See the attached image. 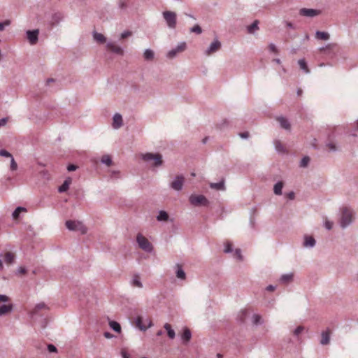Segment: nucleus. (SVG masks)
I'll return each instance as SVG.
<instances>
[{
	"label": "nucleus",
	"mask_w": 358,
	"mask_h": 358,
	"mask_svg": "<svg viewBox=\"0 0 358 358\" xmlns=\"http://www.w3.org/2000/svg\"><path fill=\"white\" fill-rule=\"evenodd\" d=\"M341 211L340 225L343 229H345L352 224L354 212L347 206L343 207Z\"/></svg>",
	"instance_id": "obj_1"
},
{
	"label": "nucleus",
	"mask_w": 358,
	"mask_h": 358,
	"mask_svg": "<svg viewBox=\"0 0 358 358\" xmlns=\"http://www.w3.org/2000/svg\"><path fill=\"white\" fill-rule=\"evenodd\" d=\"M64 19V14L59 11H54L50 14L47 20V25L48 30H52L55 27L57 26Z\"/></svg>",
	"instance_id": "obj_2"
},
{
	"label": "nucleus",
	"mask_w": 358,
	"mask_h": 358,
	"mask_svg": "<svg viewBox=\"0 0 358 358\" xmlns=\"http://www.w3.org/2000/svg\"><path fill=\"white\" fill-rule=\"evenodd\" d=\"M142 159L148 162H152L154 166H159L162 165V156L159 153L148 152L142 155Z\"/></svg>",
	"instance_id": "obj_3"
},
{
	"label": "nucleus",
	"mask_w": 358,
	"mask_h": 358,
	"mask_svg": "<svg viewBox=\"0 0 358 358\" xmlns=\"http://www.w3.org/2000/svg\"><path fill=\"white\" fill-rule=\"evenodd\" d=\"M65 225L69 231H80L82 234L87 233V228L80 221L67 220Z\"/></svg>",
	"instance_id": "obj_4"
},
{
	"label": "nucleus",
	"mask_w": 358,
	"mask_h": 358,
	"mask_svg": "<svg viewBox=\"0 0 358 358\" xmlns=\"http://www.w3.org/2000/svg\"><path fill=\"white\" fill-rule=\"evenodd\" d=\"M163 17L170 29H175L176 27V13L173 11L166 10L162 13Z\"/></svg>",
	"instance_id": "obj_5"
},
{
	"label": "nucleus",
	"mask_w": 358,
	"mask_h": 358,
	"mask_svg": "<svg viewBox=\"0 0 358 358\" xmlns=\"http://www.w3.org/2000/svg\"><path fill=\"white\" fill-rule=\"evenodd\" d=\"M136 241L141 249L147 252H151L152 251V245L150 242L141 234H138L136 236Z\"/></svg>",
	"instance_id": "obj_6"
},
{
	"label": "nucleus",
	"mask_w": 358,
	"mask_h": 358,
	"mask_svg": "<svg viewBox=\"0 0 358 358\" xmlns=\"http://www.w3.org/2000/svg\"><path fill=\"white\" fill-rule=\"evenodd\" d=\"M189 200L190 203L194 206H206L209 203L208 200L203 195L192 194L189 196Z\"/></svg>",
	"instance_id": "obj_7"
},
{
	"label": "nucleus",
	"mask_w": 358,
	"mask_h": 358,
	"mask_svg": "<svg viewBox=\"0 0 358 358\" xmlns=\"http://www.w3.org/2000/svg\"><path fill=\"white\" fill-rule=\"evenodd\" d=\"M184 182V176L179 175L174 178L173 180L170 183L169 186L175 191H180L182 189Z\"/></svg>",
	"instance_id": "obj_8"
},
{
	"label": "nucleus",
	"mask_w": 358,
	"mask_h": 358,
	"mask_svg": "<svg viewBox=\"0 0 358 358\" xmlns=\"http://www.w3.org/2000/svg\"><path fill=\"white\" fill-rule=\"evenodd\" d=\"M186 49V43L185 42H181L175 48L171 49L169 50L166 55V57L169 59H173L176 55L183 52Z\"/></svg>",
	"instance_id": "obj_9"
},
{
	"label": "nucleus",
	"mask_w": 358,
	"mask_h": 358,
	"mask_svg": "<svg viewBox=\"0 0 358 358\" xmlns=\"http://www.w3.org/2000/svg\"><path fill=\"white\" fill-rule=\"evenodd\" d=\"M221 48V43L217 40L215 39L206 50L205 54L208 56L216 52Z\"/></svg>",
	"instance_id": "obj_10"
},
{
	"label": "nucleus",
	"mask_w": 358,
	"mask_h": 358,
	"mask_svg": "<svg viewBox=\"0 0 358 358\" xmlns=\"http://www.w3.org/2000/svg\"><path fill=\"white\" fill-rule=\"evenodd\" d=\"M38 29L28 30L26 32L27 38L31 45H35L38 40Z\"/></svg>",
	"instance_id": "obj_11"
},
{
	"label": "nucleus",
	"mask_w": 358,
	"mask_h": 358,
	"mask_svg": "<svg viewBox=\"0 0 358 358\" xmlns=\"http://www.w3.org/2000/svg\"><path fill=\"white\" fill-rule=\"evenodd\" d=\"M321 13L320 10L303 8L300 9L299 14L302 16L313 17Z\"/></svg>",
	"instance_id": "obj_12"
},
{
	"label": "nucleus",
	"mask_w": 358,
	"mask_h": 358,
	"mask_svg": "<svg viewBox=\"0 0 358 358\" xmlns=\"http://www.w3.org/2000/svg\"><path fill=\"white\" fill-rule=\"evenodd\" d=\"M123 125L122 117L120 113H115L113 117V127L115 129L120 128Z\"/></svg>",
	"instance_id": "obj_13"
},
{
	"label": "nucleus",
	"mask_w": 358,
	"mask_h": 358,
	"mask_svg": "<svg viewBox=\"0 0 358 358\" xmlns=\"http://www.w3.org/2000/svg\"><path fill=\"white\" fill-rule=\"evenodd\" d=\"M106 47L108 49H109L110 51H112L113 52H114L115 54L120 55H123L122 48L121 47L117 45L113 42H110V41L108 42L106 44Z\"/></svg>",
	"instance_id": "obj_14"
},
{
	"label": "nucleus",
	"mask_w": 358,
	"mask_h": 358,
	"mask_svg": "<svg viewBox=\"0 0 358 358\" xmlns=\"http://www.w3.org/2000/svg\"><path fill=\"white\" fill-rule=\"evenodd\" d=\"M41 310H48V306L43 302L39 303L35 306L34 308L31 312V317L33 318L35 315H37L38 312Z\"/></svg>",
	"instance_id": "obj_15"
},
{
	"label": "nucleus",
	"mask_w": 358,
	"mask_h": 358,
	"mask_svg": "<svg viewBox=\"0 0 358 358\" xmlns=\"http://www.w3.org/2000/svg\"><path fill=\"white\" fill-rule=\"evenodd\" d=\"M277 121L279 122L280 127L285 130H290L291 125L288 120L282 116L278 117L276 118Z\"/></svg>",
	"instance_id": "obj_16"
},
{
	"label": "nucleus",
	"mask_w": 358,
	"mask_h": 358,
	"mask_svg": "<svg viewBox=\"0 0 358 358\" xmlns=\"http://www.w3.org/2000/svg\"><path fill=\"white\" fill-rule=\"evenodd\" d=\"M209 187L213 189L224 191L226 189L224 185V179L222 178L219 182H210L209 184Z\"/></svg>",
	"instance_id": "obj_17"
},
{
	"label": "nucleus",
	"mask_w": 358,
	"mask_h": 358,
	"mask_svg": "<svg viewBox=\"0 0 358 358\" xmlns=\"http://www.w3.org/2000/svg\"><path fill=\"white\" fill-rule=\"evenodd\" d=\"M316 244V241L313 236H305L304 241L303 243V245L305 248H313Z\"/></svg>",
	"instance_id": "obj_18"
},
{
	"label": "nucleus",
	"mask_w": 358,
	"mask_h": 358,
	"mask_svg": "<svg viewBox=\"0 0 358 358\" xmlns=\"http://www.w3.org/2000/svg\"><path fill=\"white\" fill-rule=\"evenodd\" d=\"M176 277L180 280H185L186 278V274L184 270L182 269V266L180 265L179 264H177L176 265Z\"/></svg>",
	"instance_id": "obj_19"
},
{
	"label": "nucleus",
	"mask_w": 358,
	"mask_h": 358,
	"mask_svg": "<svg viewBox=\"0 0 358 358\" xmlns=\"http://www.w3.org/2000/svg\"><path fill=\"white\" fill-rule=\"evenodd\" d=\"M71 183V178H67L63 182V184L59 187L58 188V192L59 193H63V192H66L69 188V185Z\"/></svg>",
	"instance_id": "obj_20"
},
{
	"label": "nucleus",
	"mask_w": 358,
	"mask_h": 358,
	"mask_svg": "<svg viewBox=\"0 0 358 358\" xmlns=\"http://www.w3.org/2000/svg\"><path fill=\"white\" fill-rule=\"evenodd\" d=\"M321 336L322 338L320 340V344L322 345L329 344L330 342V335L329 330L322 331Z\"/></svg>",
	"instance_id": "obj_21"
},
{
	"label": "nucleus",
	"mask_w": 358,
	"mask_h": 358,
	"mask_svg": "<svg viewBox=\"0 0 358 358\" xmlns=\"http://www.w3.org/2000/svg\"><path fill=\"white\" fill-rule=\"evenodd\" d=\"M192 338V333L188 328H185L181 335V338L184 343H187Z\"/></svg>",
	"instance_id": "obj_22"
},
{
	"label": "nucleus",
	"mask_w": 358,
	"mask_h": 358,
	"mask_svg": "<svg viewBox=\"0 0 358 358\" xmlns=\"http://www.w3.org/2000/svg\"><path fill=\"white\" fill-rule=\"evenodd\" d=\"M293 273H286L281 275L280 282L282 284H287L293 280Z\"/></svg>",
	"instance_id": "obj_23"
},
{
	"label": "nucleus",
	"mask_w": 358,
	"mask_h": 358,
	"mask_svg": "<svg viewBox=\"0 0 358 358\" xmlns=\"http://www.w3.org/2000/svg\"><path fill=\"white\" fill-rule=\"evenodd\" d=\"M13 310V305L8 304V305H1L0 306V316L5 315L6 314L11 312Z\"/></svg>",
	"instance_id": "obj_24"
},
{
	"label": "nucleus",
	"mask_w": 358,
	"mask_h": 358,
	"mask_svg": "<svg viewBox=\"0 0 358 358\" xmlns=\"http://www.w3.org/2000/svg\"><path fill=\"white\" fill-rule=\"evenodd\" d=\"M142 321H143V320H142V317L141 316H138L136 317V325L141 331H145L148 329V327H150L152 326V322H150L148 326L146 327L145 325H143L142 324Z\"/></svg>",
	"instance_id": "obj_25"
},
{
	"label": "nucleus",
	"mask_w": 358,
	"mask_h": 358,
	"mask_svg": "<svg viewBox=\"0 0 358 358\" xmlns=\"http://www.w3.org/2000/svg\"><path fill=\"white\" fill-rule=\"evenodd\" d=\"M315 37L319 40L327 41L330 38V35L327 32L317 31L315 32Z\"/></svg>",
	"instance_id": "obj_26"
},
{
	"label": "nucleus",
	"mask_w": 358,
	"mask_h": 358,
	"mask_svg": "<svg viewBox=\"0 0 358 358\" xmlns=\"http://www.w3.org/2000/svg\"><path fill=\"white\" fill-rule=\"evenodd\" d=\"M169 218V214L165 210H160L157 216V221L166 222Z\"/></svg>",
	"instance_id": "obj_27"
},
{
	"label": "nucleus",
	"mask_w": 358,
	"mask_h": 358,
	"mask_svg": "<svg viewBox=\"0 0 358 358\" xmlns=\"http://www.w3.org/2000/svg\"><path fill=\"white\" fill-rule=\"evenodd\" d=\"M298 64L300 69L303 70L305 73L308 74L310 73V69H308V64L304 59H300L298 61Z\"/></svg>",
	"instance_id": "obj_28"
},
{
	"label": "nucleus",
	"mask_w": 358,
	"mask_h": 358,
	"mask_svg": "<svg viewBox=\"0 0 358 358\" xmlns=\"http://www.w3.org/2000/svg\"><path fill=\"white\" fill-rule=\"evenodd\" d=\"M155 53L151 49H146L143 52V57L147 61H151L154 59Z\"/></svg>",
	"instance_id": "obj_29"
},
{
	"label": "nucleus",
	"mask_w": 358,
	"mask_h": 358,
	"mask_svg": "<svg viewBox=\"0 0 358 358\" xmlns=\"http://www.w3.org/2000/svg\"><path fill=\"white\" fill-rule=\"evenodd\" d=\"M283 187V182L282 181H279L276 182L273 187V192L276 195L282 194V189Z\"/></svg>",
	"instance_id": "obj_30"
},
{
	"label": "nucleus",
	"mask_w": 358,
	"mask_h": 358,
	"mask_svg": "<svg viewBox=\"0 0 358 358\" xmlns=\"http://www.w3.org/2000/svg\"><path fill=\"white\" fill-rule=\"evenodd\" d=\"M164 327L167 331L168 336L171 339H173L176 336V334H175L174 330L171 328V326L169 324L166 323L164 324Z\"/></svg>",
	"instance_id": "obj_31"
},
{
	"label": "nucleus",
	"mask_w": 358,
	"mask_h": 358,
	"mask_svg": "<svg viewBox=\"0 0 358 358\" xmlns=\"http://www.w3.org/2000/svg\"><path fill=\"white\" fill-rule=\"evenodd\" d=\"M15 255L10 252H8L4 255V261L6 264H10L14 262Z\"/></svg>",
	"instance_id": "obj_32"
},
{
	"label": "nucleus",
	"mask_w": 358,
	"mask_h": 358,
	"mask_svg": "<svg viewBox=\"0 0 358 358\" xmlns=\"http://www.w3.org/2000/svg\"><path fill=\"white\" fill-rule=\"evenodd\" d=\"M93 37L95 41L101 43H104L106 41V37L100 33L94 32Z\"/></svg>",
	"instance_id": "obj_33"
},
{
	"label": "nucleus",
	"mask_w": 358,
	"mask_h": 358,
	"mask_svg": "<svg viewBox=\"0 0 358 358\" xmlns=\"http://www.w3.org/2000/svg\"><path fill=\"white\" fill-rule=\"evenodd\" d=\"M132 285L135 287L141 288L143 287V284L140 280V276L138 274L134 275L132 279Z\"/></svg>",
	"instance_id": "obj_34"
},
{
	"label": "nucleus",
	"mask_w": 358,
	"mask_h": 358,
	"mask_svg": "<svg viewBox=\"0 0 358 358\" xmlns=\"http://www.w3.org/2000/svg\"><path fill=\"white\" fill-rule=\"evenodd\" d=\"M110 327L115 332L120 333L121 331L120 324L115 321H110Z\"/></svg>",
	"instance_id": "obj_35"
},
{
	"label": "nucleus",
	"mask_w": 358,
	"mask_h": 358,
	"mask_svg": "<svg viewBox=\"0 0 358 358\" xmlns=\"http://www.w3.org/2000/svg\"><path fill=\"white\" fill-rule=\"evenodd\" d=\"M258 20H255L250 26L248 27V31L250 34H252L255 31L259 29Z\"/></svg>",
	"instance_id": "obj_36"
},
{
	"label": "nucleus",
	"mask_w": 358,
	"mask_h": 358,
	"mask_svg": "<svg viewBox=\"0 0 358 358\" xmlns=\"http://www.w3.org/2000/svg\"><path fill=\"white\" fill-rule=\"evenodd\" d=\"M25 211H27L25 208L21 206L17 207L13 211L12 216L14 219H17L20 216V213Z\"/></svg>",
	"instance_id": "obj_37"
},
{
	"label": "nucleus",
	"mask_w": 358,
	"mask_h": 358,
	"mask_svg": "<svg viewBox=\"0 0 358 358\" xmlns=\"http://www.w3.org/2000/svg\"><path fill=\"white\" fill-rule=\"evenodd\" d=\"M101 162L102 164H104L108 166H110L112 164L111 157L108 155H103L101 157Z\"/></svg>",
	"instance_id": "obj_38"
},
{
	"label": "nucleus",
	"mask_w": 358,
	"mask_h": 358,
	"mask_svg": "<svg viewBox=\"0 0 358 358\" xmlns=\"http://www.w3.org/2000/svg\"><path fill=\"white\" fill-rule=\"evenodd\" d=\"M303 326H298L294 331L293 335L297 338V340L299 341V335L304 331Z\"/></svg>",
	"instance_id": "obj_39"
},
{
	"label": "nucleus",
	"mask_w": 358,
	"mask_h": 358,
	"mask_svg": "<svg viewBox=\"0 0 358 358\" xmlns=\"http://www.w3.org/2000/svg\"><path fill=\"white\" fill-rule=\"evenodd\" d=\"M252 323L254 324H260L262 323V317L258 314H254L252 316Z\"/></svg>",
	"instance_id": "obj_40"
},
{
	"label": "nucleus",
	"mask_w": 358,
	"mask_h": 358,
	"mask_svg": "<svg viewBox=\"0 0 358 358\" xmlns=\"http://www.w3.org/2000/svg\"><path fill=\"white\" fill-rule=\"evenodd\" d=\"M326 147L330 152H336L338 150L336 144L333 142H328L326 143Z\"/></svg>",
	"instance_id": "obj_41"
},
{
	"label": "nucleus",
	"mask_w": 358,
	"mask_h": 358,
	"mask_svg": "<svg viewBox=\"0 0 358 358\" xmlns=\"http://www.w3.org/2000/svg\"><path fill=\"white\" fill-rule=\"evenodd\" d=\"M310 162V158L308 156L303 157L300 162V167L305 168L306 167Z\"/></svg>",
	"instance_id": "obj_42"
},
{
	"label": "nucleus",
	"mask_w": 358,
	"mask_h": 358,
	"mask_svg": "<svg viewBox=\"0 0 358 358\" xmlns=\"http://www.w3.org/2000/svg\"><path fill=\"white\" fill-rule=\"evenodd\" d=\"M190 31L200 34L202 32V29L199 24H196L192 28H191Z\"/></svg>",
	"instance_id": "obj_43"
},
{
	"label": "nucleus",
	"mask_w": 358,
	"mask_h": 358,
	"mask_svg": "<svg viewBox=\"0 0 358 358\" xmlns=\"http://www.w3.org/2000/svg\"><path fill=\"white\" fill-rule=\"evenodd\" d=\"M233 251V249H232V245L230 242H227L225 243V247H224V252L225 253H230Z\"/></svg>",
	"instance_id": "obj_44"
},
{
	"label": "nucleus",
	"mask_w": 358,
	"mask_h": 358,
	"mask_svg": "<svg viewBox=\"0 0 358 358\" xmlns=\"http://www.w3.org/2000/svg\"><path fill=\"white\" fill-rule=\"evenodd\" d=\"M234 256L238 259L239 261H242L243 257L241 254V250L239 248H237L234 251Z\"/></svg>",
	"instance_id": "obj_45"
},
{
	"label": "nucleus",
	"mask_w": 358,
	"mask_h": 358,
	"mask_svg": "<svg viewBox=\"0 0 358 358\" xmlns=\"http://www.w3.org/2000/svg\"><path fill=\"white\" fill-rule=\"evenodd\" d=\"M0 156L8 158H11L13 157V155L6 150H0Z\"/></svg>",
	"instance_id": "obj_46"
},
{
	"label": "nucleus",
	"mask_w": 358,
	"mask_h": 358,
	"mask_svg": "<svg viewBox=\"0 0 358 358\" xmlns=\"http://www.w3.org/2000/svg\"><path fill=\"white\" fill-rule=\"evenodd\" d=\"M17 169V164L16 162L15 161L13 157L10 158V170L11 171H15Z\"/></svg>",
	"instance_id": "obj_47"
},
{
	"label": "nucleus",
	"mask_w": 358,
	"mask_h": 358,
	"mask_svg": "<svg viewBox=\"0 0 358 358\" xmlns=\"http://www.w3.org/2000/svg\"><path fill=\"white\" fill-rule=\"evenodd\" d=\"M275 147L278 152H282L283 150V146L279 141H275Z\"/></svg>",
	"instance_id": "obj_48"
},
{
	"label": "nucleus",
	"mask_w": 358,
	"mask_h": 358,
	"mask_svg": "<svg viewBox=\"0 0 358 358\" xmlns=\"http://www.w3.org/2000/svg\"><path fill=\"white\" fill-rule=\"evenodd\" d=\"M48 350L50 352H57V348L52 344L48 345Z\"/></svg>",
	"instance_id": "obj_49"
},
{
	"label": "nucleus",
	"mask_w": 358,
	"mask_h": 358,
	"mask_svg": "<svg viewBox=\"0 0 358 358\" xmlns=\"http://www.w3.org/2000/svg\"><path fill=\"white\" fill-rule=\"evenodd\" d=\"M324 227L327 230H330L333 227V222L329 220H326L324 222Z\"/></svg>",
	"instance_id": "obj_50"
},
{
	"label": "nucleus",
	"mask_w": 358,
	"mask_h": 358,
	"mask_svg": "<svg viewBox=\"0 0 358 358\" xmlns=\"http://www.w3.org/2000/svg\"><path fill=\"white\" fill-rule=\"evenodd\" d=\"M131 35V32L129 31H124L121 34V38H125L127 37H129Z\"/></svg>",
	"instance_id": "obj_51"
},
{
	"label": "nucleus",
	"mask_w": 358,
	"mask_h": 358,
	"mask_svg": "<svg viewBox=\"0 0 358 358\" xmlns=\"http://www.w3.org/2000/svg\"><path fill=\"white\" fill-rule=\"evenodd\" d=\"M268 47H269V49L271 51H272L275 53L278 52V49L273 43H271Z\"/></svg>",
	"instance_id": "obj_52"
},
{
	"label": "nucleus",
	"mask_w": 358,
	"mask_h": 358,
	"mask_svg": "<svg viewBox=\"0 0 358 358\" xmlns=\"http://www.w3.org/2000/svg\"><path fill=\"white\" fill-rule=\"evenodd\" d=\"M77 168H78V166L74 164H69L67 166V170L69 171H76L77 169Z\"/></svg>",
	"instance_id": "obj_53"
},
{
	"label": "nucleus",
	"mask_w": 358,
	"mask_h": 358,
	"mask_svg": "<svg viewBox=\"0 0 358 358\" xmlns=\"http://www.w3.org/2000/svg\"><path fill=\"white\" fill-rule=\"evenodd\" d=\"M9 300V298L4 294H0V301L6 302Z\"/></svg>",
	"instance_id": "obj_54"
},
{
	"label": "nucleus",
	"mask_w": 358,
	"mask_h": 358,
	"mask_svg": "<svg viewBox=\"0 0 358 358\" xmlns=\"http://www.w3.org/2000/svg\"><path fill=\"white\" fill-rule=\"evenodd\" d=\"M287 196L289 199L290 200H293L295 198V194L294 192H290L289 193L287 194Z\"/></svg>",
	"instance_id": "obj_55"
},
{
	"label": "nucleus",
	"mask_w": 358,
	"mask_h": 358,
	"mask_svg": "<svg viewBox=\"0 0 358 358\" xmlns=\"http://www.w3.org/2000/svg\"><path fill=\"white\" fill-rule=\"evenodd\" d=\"M17 272L18 273H22V274H24L27 273V269L24 268V267H19Z\"/></svg>",
	"instance_id": "obj_56"
},
{
	"label": "nucleus",
	"mask_w": 358,
	"mask_h": 358,
	"mask_svg": "<svg viewBox=\"0 0 358 358\" xmlns=\"http://www.w3.org/2000/svg\"><path fill=\"white\" fill-rule=\"evenodd\" d=\"M239 136L242 138H248L249 137V133L248 132H243L239 134Z\"/></svg>",
	"instance_id": "obj_57"
},
{
	"label": "nucleus",
	"mask_w": 358,
	"mask_h": 358,
	"mask_svg": "<svg viewBox=\"0 0 358 358\" xmlns=\"http://www.w3.org/2000/svg\"><path fill=\"white\" fill-rule=\"evenodd\" d=\"M286 27L289 29H295L296 27L290 22H285Z\"/></svg>",
	"instance_id": "obj_58"
},
{
	"label": "nucleus",
	"mask_w": 358,
	"mask_h": 358,
	"mask_svg": "<svg viewBox=\"0 0 358 358\" xmlns=\"http://www.w3.org/2000/svg\"><path fill=\"white\" fill-rule=\"evenodd\" d=\"M7 121H8V118L7 117L1 118L0 120V127H2V126H4L6 124Z\"/></svg>",
	"instance_id": "obj_59"
},
{
	"label": "nucleus",
	"mask_w": 358,
	"mask_h": 358,
	"mask_svg": "<svg viewBox=\"0 0 358 358\" xmlns=\"http://www.w3.org/2000/svg\"><path fill=\"white\" fill-rule=\"evenodd\" d=\"M266 289L269 292H273L275 289V286L269 285L268 286L266 287Z\"/></svg>",
	"instance_id": "obj_60"
},
{
	"label": "nucleus",
	"mask_w": 358,
	"mask_h": 358,
	"mask_svg": "<svg viewBox=\"0 0 358 358\" xmlns=\"http://www.w3.org/2000/svg\"><path fill=\"white\" fill-rule=\"evenodd\" d=\"M228 124H229L228 121H227L226 120H223V121H222V123L220 124V129H224V127H225V126L227 127Z\"/></svg>",
	"instance_id": "obj_61"
},
{
	"label": "nucleus",
	"mask_w": 358,
	"mask_h": 358,
	"mask_svg": "<svg viewBox=\"0 0 358 358\" xmlns=\"http://www.w3.org/2000/svg\"><path fill=\"white\" fill-rule=\"evenodd\" d=\"M121 355H122V358H130L129 355L125 350H122Z\"/></svg>",
	"instance_id": "obj_62"
},
{
	"label": "nucleus",
	"mask_w": 358,
	"mask_h": 358,
	"mask_svg": "<svg viewBox=\"0 0 358 358\" xmlns=\"http://www.w3.org/2000/svg\"><path fill=\"white\" fill-rule=\"evenodd\" d=\"M8 22H0V31H3L5 28V26L8 25Z\"/></svg>",
	"instance_id": "obj_63"
},
{
	"label": "nucleus",
	"mask_w": 358,
	"mask_h": 358,
	"mask_svg": "<svg viewBox=\"0 0 358 358\" xmlns=\"http://www.w3.org/2000/svg\"><path fill=\"white\" fill-rule=\"evenodd\" d=\"M104 336L106 338H111L113 337V335L112 334H110V332H105L103 334Z\"/></svg>",
	"instance_id": "obj_64"
}]
</instances>
